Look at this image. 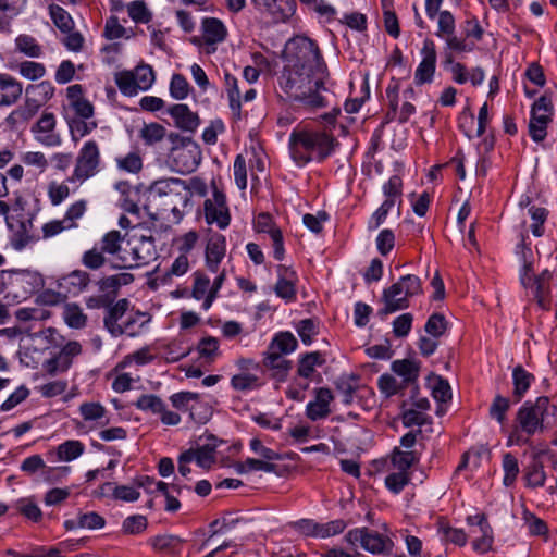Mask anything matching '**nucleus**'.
Returning <instances> with one entry per match:
<instances>
[{
    "label": "nucleus",
    "instance_id": "0eeeda50",
    "mask_svg": "<svg viewBox=\"0 0 557 557\" xmlns=\"http://www.w3.org/2000/svg\"><path fill=\"white\" fill-rule=\"evenodd\" d=\"M100 151L96 141L88 140L81 148L70 182H85L99 171Z\"/></svg>",
    "mask_w": 557,
    "mask_h": 557
},
{
    "label": "nucleus",
    "instance_id": "5fc2aeb1",
    "mask_svg": "<svg viewBox=\"0 0 557 557\" xmlns=\"http://www.w3.org/2000/svg\"><path fill=\"white\" fill-rule=\"evenodd\" d=\"M510 408V400L502 395H496L491 407L490 416L498 423L503 424L506 419V413Z\"/></svg>",
    "mask_w": 557,
    "mask_h": 557
},
{
    "label": "nucleus",
    "instance_id": "b1692460",
    "mask_svg": "<svg viewBox=\"0 0 557 557\" xmlns=\"http://www.w3.org/2000/svg\"><path fill=\"white\" fill-rule=\"evenodd\" d=\"M221 283L222 281H214L213 284L211 281H195L191 295L197 300H203L201 305L203 310L207 311L211 307Z\"/></svg>",
    "mask_w": 557,
    "mask_h": 557
},
{
    "label": "nucleus",
    "instance_id": "e433bc0d",
    "mask_svg": "<svg viewBox=\"0 0 557 557\" xmlns=\"http://www.w3.org/2000/svg\"><path fill=\"white\" fill-rule=\"evenodd\" d=\"M212 416V408L206 401L200 398V395H196V400H194L190 411L189 418L197 424H205L209 421Z\"/></svg>",
    "mask_w": 557,
    "mask_h": 557
},
{
    "label": "nucleus",
    "instance_id": "39448f33",
    "mask_svg": "<svg viewBox=\"0 0 557 557\" xmlns=\"http://www.w3.org/2000/svg\"><path fill=\"white\" fill-rule=\"evenodd\" d=\"M121 281H81V290H91L92 294L85 297V304L90 309L109 307L116 298Z\"/></svg>",
    "mask_w": 557,
    "mask_h": 557
},
{
    "label": "nucleus",
    "instance_id": "bf43d9fd",
    "mask_svg": "<svg viewBox=\"0 0 557 557\" xmlns=\"http://www.w3.org/2000/svg\"><path fill=\"white\" fill-rule=\"evenodd\" d=\"M25 94H30L35 98L46 103L50 100L54 94V87L48 81H44L39 84L28 85L25 89Z\"/></svg>",
    "mask_w": 557,
    "mask_h": 557
},
{
    "label": "nucleus",
    "instance_id": "9d476101",
    "mask_svg": "<svg viewBox=\"0 0 557 557\" xmlns=\"http://www.w3.org/2000/svg\"><path fill=\"white\" fill-rule=\"evenodd\" d=\"M57 119L51 112H45L33 125L34 138L46 147H57L62 143L60 134L55 131Z\"/></svg>",
    "mask_w": 557,
    "mask_h": 557
},
{
    "label": "nucleus",
    "instance_id": "9b49d317",
    "mask_svg": "<svg viewBox=\"0 0 557 557\" xmlns=\"http://www.w3.org/2000/svg\"><path fill=\"white\" fill-rule=\"evenodd\" d=\"M421 54L423 58L414 72L417 85H423L433 81L436 66V50L433 40L425 39L423 41Z\"/></svg>",
    "mask_w": 557,
    "mask_h": 557
},
{
    "label": "nucleus",
    "instance_id": "0e129e2a",
    "mask_svg": "<svg viewBox=\"0 0 557 557\" xmlns=\"http://www.w3.org/2000/svg\"><path fill=\"white\" fill-rule=\"evenodd\" d=\"M197 393L193 392H178L170 396L172 406L183 412L190 411L194 400H196Z\"/></svg>",
    "mask_w": 557,
    "mask_h": 557
},
{
    "label": "nucleus",
    "instance_id": "37998d69",
    "mask_svg": "<svg viewBox=\"0 0 557 557\" xmlns=\"http://www.w3.org/2000/svg\"><path fill=\"white\" fill-rule=\"evenodd\" d=\"M65 323L72 329H83L86 325L87 317L82 309L74 304L66 305L63 312Z\"/></svg>",
    "mask_w": 557,
    "mask_h": 557
},
{
    "label": "nucleus",
    "instance_id": "423d86ee",
    "mask_svg": "<svg viewBox=\"0 0 557 557\" xmlns=\"http://www.w3.org/2000/svg\"><path fill=\"white\" fill-rule=\"evenodd\" d=\"M124 253L119 257L120 262L113 263L112 267L119 269H132L148 264L156 258V245L152 236H141L131 247L129 251L123 249Z\"/></svg>",
    "mask_w": 557,
    "mask_h": 557
},
{
    "label": "nucleus",
    "instance_id": "338daca9",
    "mask_svg": "<svg viewBox=\"0 0 557 557\" xmlns=\"http://www.w3.org/2000/svg\"><path fill=\"white\" fill-rule=\"evenodd\" d=\"M129 17L136 23H148L150 13L144 1H132L127 7Z\"/></svg>",
    "mask_w": 557,
    "mask_h": 557
},
{
    "label": "nucleus",
    "instance_id": "c03bdc74",
    "mask_svg": "<svg viewBox=\"0 0 557 557\" xmlns=\"http://www.w3.org/2000/svg\"><path fill=\"white\" fill-rule=\"evenodd\" d=\"M416 462H418V458L414 451H403L395 448L392 454V463L398 471L407 472Z\"/></svg>",
    "mask_w": 557,
    "mask_h": 557
},
{
    "label": "nucleus",
    "instance_id": "864d4df0",
    "mask_svg": "<svg viewBox=\"0 0 557 557\" xmlns=\"http://www.w3.org/2000/svg\"><path fill=\"white\" fill-rule=\"evenodd\" d=\"M296 330L305 345H310L313 337L319 333L318 323L313 319L300 320Z\"/></svg>",
    "mask_w": 557,
    "mask_h": 557
},
{
    "label": "nucleus",
    "instance_id": "79ce46f5",
    "mask_svg": "<svg viewBox=\"0 0 557 557\" xmlns=\"http://www.w3.org/2000/svg\"><path fill=\"white\" fill-rule=\"evenodd\" d=\"M115 83L120 91L125 96H135L139 91L133 71L117 72L115 74Z\"/></svg>",
    "mask_w": 557,
    "mask_h": 557
},
{
    "label": "nucleus",
    "instance_id": "69168bd1",
    "mask_svg": "<svg viewBox=\"0 0 557 557\" xmlns=\"http://www.w3.org/2000/svg\"><path fill=\"white\" fill-rule=\"evenodd\" d=\"M432 422V418L417 409H408L403 412V424L406 428L411 426H422L424 424H430Z\"/></svg>",
    "mask_w": 557,
    "mask_h": 557
},
{
    "label": "nucleus",
    "instance_id": "603ef678",
    "mask_svg": "<svg viewBox=\"0 0 557 557\" xmlns=\"http://www.w3.org/2000/svg\"><path fill=\"white\" fill-rule=\"evenodd\" d=\"M121 233L119 231H111L102 237L100 250L102 252L115 256L119 252L123 251L121 248Z\"/></svg>",
    "mask_w": 557,
    "mask_h": 557
},
{
    "label": "nucleus",
    "instance_id": "6e6552de",
    "mask_svg": "<svg viewBox=\"0 0 557 557\" xmlns=\"http://www.w3.org/2000/svg\"><path fill=\"white\" fill-rule=\"evenodd\" d=\"M553 102L549 97L541 96L532 106L531 119L529 123V134L531 138L540 143L546 137V128L553 116Z\"/></svg>",
    "mask_w": 557,
    "mask_h": 557
},
{
    "label": "nucleus",
    "instance_id": "c85d7f7f",
    "mask_svg": "<svg viewBox=\"0 0 557 557\" xmlns=\"http://www.w3.org/2000/svg\"><path fill=\"white\" fill-rule=\"evenodd\" d=\"M202 32L205 41L208 45H215L222 42L227 34L224 24L215 17L203 18Z\"/></svg>",
    "mask_w": 557,
    "mask_h": 557
},
{
    "label": "nucleus",
    "instance_id": "bb28decb",
    "mask_svg": "<svg viewBox=\"0 0 557 557\" xmlns=\"http://www.w3.org/2000/svg\"><path fill=\"white\" fill-rule=\"evenodd\" d=\"M253 226L258 233H267L271 236L274 257L278 258V230L275 228L274 218L268 212H261L256 216Z\"/></svg>",
    "mask_w": 557,
    "mask_h": 557
},
{
    "label": "nucleus",
    "instance_id": "2eb2a0df",
    "mask_svg": "<svg viewBox=\"0 0 557 557\" xmlns=\"http://www.w3.org/2000/svg\"><path fill=\"white\" fill-rule=\"evenodd\" d=\"M334 399L332 391L327 387L314 389V399L309 401L306 407V416L311 421L325 419L330 416V405Z\"/></svg>",
    "mask_w": 557,
    "mask_h": 557
},
{
    "label": "nucleus",
    "instance_id": "412c9836",
    "mask_svg": "<svg viewBox=\"0 0 557 557\" xmlns=\"http://www.w3.org/2000/svg\"><path fill=\"white\" fill-rule=\"evenodd\" d=\"M421 362L413 359H401L392 362V370L398 376L403 377L404 386L414 385L417 388V380L420 374Z\"/></svg>",
    "mask_w": 557,
    "mask_h": 557
},
{
    "label": "nucleus",
    "instance_id": "5701e85b",
    "mask_svg": "<svg viewBox=\"0 0 557 557\" xmlns=\"http://www.w3.org/2000/svg\"><path fill=\"white\" fill-rule=\"evenodd\" d=\"M78 412L83 420L95 425H106L109 423L107 409L98 401H85L78 407Z\"/></svg>",
    "mask_w": 557,
    "mask_h": 557
},
{
    "label": "nucleus",
    "instance_id": "a211bd4d",
    "mask_svg": "<svg viewBox=\"0 0 557 557\" xmlns=\"http://www.w3.org/2000/svg\"><path fill=\"white\" fill-rule=\"evenodd\" d=\"M225 237L221 234H213L209 237L206 247V264L212 274L218 273L219 265L225 257Z\"/></svg>",
    "mask_w": 557,
    "mask_h": 557
},
{
    "label": "nucleus",
    "instance_id": "cd10ccee",
    "mask_svg": "<svg viewBox=\"0 0 557 557\" xmlns=\"http://www.w3.org/2000/svg\"><path fill=\"white\" fill-rule=\"evenodd\" d=\"M534 375L528 372L522 366H516L512 370L513 392L512 396L516 401H520L530 388Z\"/></svg>",
    "mask_w": 557,
    "mask_h": 557
},
{
    "label": "nucleus",
    "instance_id": "8fccbe9b",
    "mask_svg": "<svg viewBox=\"0 0 557 557\" xmlns=\"http://www.w3.org/2000/svg\"><path fill=\"white\" fill-rule=\"evenodd\" d=\"M149 322L145 313L137 312L129 317L123 324H121L122 334H127L134 337L139 334L141 327Z\"/></svg>",
    "mask_w": 557,
    "mask_h": 557
},
{
    "label": "nucleus",
    "instance_id": "20e7f679",
    "mask_svg": "<svg viewBox=\"0 0 557 557\" xmlns=\"http://www.w3.org/2000/svg\"><path fill=\"white\" fill-rule=\"evenodd\" d=\"M345 541L352 547L360 546L372 555L387 556L394 548V542L389 536L366 527L349 530L345 535Z\"/></svg>",
    "mask_w": 557,
    "mask_h": 557
},
{
    "label": "nucleus",
    "instance_id": "a18cd8bd",
    "mask_svg": "<svg viewBox=\"0 0 557 557\" xmlns=\"http://www.w3.org/2000/svg\"><path fill=\"white\" fill-rule=\"evenodd\" d=\"M15 44L16 49L27 57L38 58L42 53L41 47L38 45L37 40L29 35H20L15 39Z\"/></svg>",
    "mask_w": 557,
    "mask_h": 557
},
{
    "label": "nucleus",
    "instance_id": "a19ab883",
    "mask_svg": "<svg viewBox=\"0 0 557 557\" xmlns=\"http://www.w3.org/2000/svg\"><path fill=\"white\" fill-rule=\"evenodd\" d=\"M50 16L54 25L63 33H70L73 29L74 22L71 15L60 5L52 4L49 8Z\"/></svg>",
    "mask_w": 557,
    "mask_h": 557
},
{
    "label": "nucleus",
    "instance_id": "393cba45",
    "mask_svg": "<svg viewBox=\"0 0 557 557\" xmlns=\"http://www.w3.org/2000/svg\"><path fill=\"white\" fill-rule=\"evenodd\" d=\"M128 300L120 299L114 306L108 309L107 315L104 317V326L113 335H122L121 323L119 320L126 313L128 309Z\"/></svg>",
    "mask_w": 557,
    "mask_h": 557
},
{
    "label": "nucleus",
    "instance_id": "6e6d98bb",
    "mask_svg": "<svg viewBox=\"0 0 557 557\" xmlns=\"http://www.w3.org/2000/svg\"><path fill=\"white\" fill-rule=\"evenodd\" d=\"M190 86L182 74H174L170 83V94L176 100L187 98Z\"/></svg>",
    "mask_w": 557,
    "mask_h": 557
},
{
    "label": "nucleus",
    "instance_id": "f8f14e48",
    "mask_svg": "<svg viewBox=\"0 0 557 557\" xmlns=\"http://www.w3.org/2000/svg\"><path fill=\"white\" fill-rule=\"evenodd\" d=\"M180 189H186L184 182L180 178H168L154 182L149 189L147 208L157 207L160 200L165 197H177L178 193H181Z\"/></svg>",
    "mask_w": 557,
    "mask_h": 557
},
{
    "label": "nucleus",
    "instance_id": "aec40b11",
    "mask_svg": "<svg viewBox=\"0 0 557 557\" xmlns=\"http://www.w3.org/2000/svg\"><path fill=\"white\" fill-rule=\"evenodd\" d=\"M23 94L22 84L13 76L0 73V107L15 104Z\"/></svg>",
    "mask_w": 557,
    "mask_h": 557
},
{
    "label": "nucleus",
    "instance_id": "dca6fc26",
    "mask_svg": "<svg viewBox=\"0 0 557 557\" xmlns=\"http://www.w3.org/2000/svg\"><path fill=\"white\" fill-rule=\"evenodd\" d=\"M383 300L385 306L379 311L381 315L406 309L409 306L408 292L400 282L393 284L389 288L384 290Z\"/></svg>",
    "mask_w": 557,
    "mask_h": 557
},
{
    "label": "nucleus",
    "instance_id": "3c124183",
    "mask_svg": "<svg viewBox=\"0 0 557 557\" xmlns=\"http://www.w3.org/2000/svg\"><path fill=\"white\" fill-rule=\"evenodd\" d=\"M165 136V128L159 123L146 124L140 131V137L147 145L161 141Z\"/></svg>",
    "mask_w": 557,
    "mask_h": 557
},
{
    "label": "nucleus",
    "instance_id": "1a4fd4ad",
    "mask_svg": "<svg viewBox=\"0 0 557 557\" xmlns=\"http://www.w3.org/2000/svg\"><path fill=\"white\" fill-rule=\"evenodd\" d=\"M203 210L208 224L216 223L220 228H225L230 224L231 216L225 196L216 188H214L212 197L206 199Z\"/></svg>",
    "mask_w": 557,
    "mask_h": 557
},
{
    "label": "nucleus",
    "instance_id": "473e14b6",
    "mask_svg": "<svg viewBox=\"0 0 557 557\" xmlns=\"http://www.w3.org/2000/svg\"><path fill=\"white\" fill-rule=\"evenodd\" d=\"M335 387L343 396V404L350 405L358 389V376L342 375L335 381Z\"/></svg>",
    "mask_w": 557,
    "mask_h": 557
},
{
    "label": "nucleus",
    "instance_id": "ea45409f",
    "mask_svg": "<svg viewBox=\"0 0 557 557\" xmlns=\"http://www.w3.org/2000/svg\"><path fill=\"white\" fill-rule=\"evenodd\" d=\"M528 214L531 216L532 223L530 225L531 232L534 236L540 237L544 234V223L547 220L548 211L543 207L531 206L528 209Z\"/></svg>",
    "mask_w": 557,
    "mask_h": 557
},
{
    "label": "nucleus",
    "instance_id": "774afa93",
    "mask_svg": "<svg viewBox=\"0 0 557 557\" xmlns=\"http://www.w3.org/2000/svg\"><path fill=\"white\" fill-rule=\"evenodd\" d=\"M425 332L433 336L440 337L444 334L446 330V320L445 317L441 313H433L426 321L424 325Z\"/></svg>",
    "mask_w": 557,
    "mask_h": 557
},
{
    "label": "nucleus",
    "instance_id": "a878e982",
    "mask_svg": "<svg viewBox=\"0 0 557 557\" xmlns=\"http://www.w3.org/2000/svg\"><path fill=\"white\" fill-rule=\"evenodd\" d=\"M336 145L335 138L326 133H312V160L319 161L327 158Z\"/></svg>",
    "mask_w": 557,
    "mask_h": 557
},
{
    "label": "nucleus",
    "instance_id": "7ed1b4c3",
    "mask_svg": "<svg viewBox=\"0 0 557 557\" xmlns=\"http://www.w3.org/2000/svg\"><path fill=\"white\" fill-rule=\"evenodd\" d=\"M284 67L306 70L320 59L317 44L306 36H294L288 39L281 51Z\"/></svg>",
    "mask_w": 557,
    "mask_h": 557
},
{
    "label": "nucleus",
    "instance_id": "4c0bfd02",
    "mask_svg": "<svg viewBox=\"0 0 557 557\" xmlns=\"http://www.w3.org/2000/svg\"><path fill=\"white\" fill-rule=\"evenodd\" d=\"M261 385L260 380L252 373L235 374L231 379V386L238 392H249Z\"/></svg>",
    "mask_w": 557,
    "mask_h": 557
},
{
    "label": "nucleus",
    "instance_id": "7c9ffc66",
    "mask_svg": "<svg viewBox=\"0 0 557 557\" xmlns=\"http://www.w3.org/2000/svg\"><path fill=\"white\" fill-rule=\"evenodd\" d=\"M185 460L196 461L199 467L209 469L215 462V447L207 444L194 450H187Z\"/></svg>",
    "mask_w": 557,
    "mask_h": 557
},
{
    "label": "nucleus",
    "instance_id": "680f3d73",
    "mask_svg": "<svg viewBox=\"0 0 557 557\" xmlns=\"http://www.w3.org/2000/svg\"><path fill=\"white\" fill-rule=\"evenodd\" d=\"M18 73L27 79H39L46 74L44 64L34 61H24L18 64Z\"/></svg>",
    "mask_w": 557,
    "mask_h": 557
},
{
    "label": "nucleus",
    "instance_id": "c9c22d12",
    "mask_svg": "<svg viewBox=\"0 0 557 557\" xmlns=\"http://www.w3.org/2000/svg\"><path fill=\"white\" fill-rule=\"evenodd\" d=\"M165 403L154 394H143L134 403V406L141 411L159 414Z\"/></svg>",
    "mask_w": 557,
    "mask_h": 557
},
{
    "label": "nucleus",
    "instance_id": "13d9d810",
    "mask_svg": "<svg viewBox=\"0 0 557 557\" xmlns=\"http://www.w3.org/2000/svg\"><path fill=\"white\" fill-rule=\"evenodd\" d=\"M523 521L531 535L541 536L548 532L546 522L530 511H524Z\"/></svg>",
    "mask_w": 557,
    "mask_h": 557
},
{
    "label": "nucleus",
    "instance_id": "f704fd0d",
    "mask_svg": "<svg viewBox=\"0 0 557 557\" xmlns=\"http://www.w3.org/2000/svg\"><path fill=\"white\" fill-rule=\"evenodd\" d=\"M260 366V369L271 370L273 371V376L276 375L278 369V333L273 335L267 351L263 352V359Z\"/></svg>",
    "mask_w": 557,
    "mask_h": 557
},
{
    "label": "nucleus",
    "instance_id": "e2e57ef3",
    "mask_svg": "<svg viewBox=\"0 0 557 557\" xmlns=\"http://www.w3.org/2000/svg\"><path fill=\"white\" fill-rule=\"evenodd\" d=\"M409 481L410 475L408 472L397 471L389 473L385 478V485L391 492H393L394 494H398L404 490V487L409 483Z\"/></svg>",
    "mask_w": 557,
    "mask_h": 557
},
{
    "label": "nucleus",
    "instance_id": "4468645a",
    "mask_svg": "<svg viewBox=\"0 0 557 557\" xmlns=\"http://www.w3.org/2000/svg\"><path fill=\"white\" fill-rule=\"evenodd\" d=\"M172 156L176 170L181 173L194 172L201 159L199 147L195 143L184 147L174 146Z\"/></svg>",
    "mask_w": 557,
    "mask_h": 557
},
{
    "label": "nucleus",
    "instance_id": "ddd939ff",
    "mask_svg": "<svg viewBox=\"0 0 557 557\" xmlns=\"http://www.w3.org/2000/svg\"><path fill=\"white\" fill-rule=\"evenodd\" d=\"M289 153L297 163H307L312 160V133L294 131L289 138Z\"/></svg>",
    "mask_w": 557,
    "mask_h": 557
},
{
    "label": "nucleus",
    "instance_id": "6ab92c4d",
    "mask_svg": "<svg viewBox=\"0 0 557 557\" xmlns=\"http://www.w3.org/2000/svg\"><path fill=\"white\" fill-rule=\"evenodd\" d=\"M385 200L380 206L387 212L397 207V214L400 215V206L403 203V180L398 175H393L382 187Z\"/></svg>",
    "mask_w": 557,
    "mask_h": 557
},
{
    "label": "nucleus",
    "instance_id": "09e8293b",
    "mask_svg": "<svg viewBox=\"0 0 557 557\" xmlns=\"http://www.w3.org/2000/svg\"><path fill=\"white\" fill-rule=\"evenodd\" d=\"M504 484L511 486L518 474L519 465L517 458L511 453H506L503 457Z\"/></svg>",
    "mask_w": 557,
    "mask_h": 557
},
{
    "label": "nucleus",
    "instance_id": "72a5a7b5",
    "mask_svg": "<svg viewBox=\"0 0 557 557\" xmlns=\"http://www.w3.org/2000/svg\"><path fill=\"white\" fill-rule=\"evenodd\" d=\"M517 256L520 276L522 278H530L531 276L534 277L535 272L533 267L535 257L532 249L521 245L517 251Z\"/></svg>",
    "mask_w": 557,
    "mask_h": 557
},
{
    "label": "nucleus",
    "instance_id": "f257e3e1",
    "mask_svg": "<svg viewBox=\"0 0 557 557\" xmlns=\"http://www.w3.org/2000/svg\"><path fill=\"white\" fill-rule=\"evenodd\" d=\"M334 92L322 79H312L306 70L284 67L281 73V102L286 106V115L281 124H290L302 113H312L329 108Z\"/></svg>",
    "mask_w": 557,
    "mask_h": 557
},
{
    "label": "nucleus",
    "instance_id": "2f4dec72",
    "mask_svg": "<svg viewBox=\"0 0 557 557\" xmlns=\"http://www.w3.org/2000/svg\"><path fill=\"white\" fill-rule=\"evenodd\" d=\"M224 81L226 86V92L230 101V108L233 114L240 119V108H242V96L238 88V81L235 76L230 73L224 74Z\"/></svg>",
    "mask_w": 557,
    "mask_h": 557
},
{
    "label": "nucleus",
    "instance_id": "de8ad7c7",
    "mask_svg": "<svg viewBox=\"0 0 557 557\" xmlns=\"http://www.w3.org/2000/svg\"><path fill=\"white\" fill-rule=\"evenodd\" d=\"M322 362L323 359L320 352H308L299 360L297 372L301 377L308 379L313 373L314 368Z\"/></svg>",
    "mask_w": 557,
    "mask_h": 557
},
{
    "label": "nucleus",
    "instance_id": "49530a36",
    "mask_svg": "<svg viewBox=\"0 0 557 557\" xmlns=\"http://www.w3.org/2000/svg\"><path fill=\"white\" fill-rule=\"evenodd\" d=\"M133 73L135 76L136 86L139 88V90L143 91L148 90L156 79L154 72L148 64L136 66Z\"/></svg>",
    "mask_w": 557,
    "mask_h": 557
},
{
    "label": "nucleus",
    "instance_id": "052dcab7",
    "mask_svg": "<svg viewBox=\"0 0 557 557\" xmlns=\"http://www.w3.org/2000/svg\"><path fill=\"white\" fill-rule=\"evenodd\" d=\"M377 386L380 392L385 397H392L400 392L405 386L397 382V380L391 374H382L377 380Z\"/></svg>",
    "mask_w": 557,
    "mask_h": 557
},
{
    "label": "nucleus",
    "instance_id": "c756f323",
    "mask_svg": "<svg viewBox=\"0 0 557 557\" xmlns=\"http://www.w3.org/2000/svg\"><path fill=\"white\" fill-rule=\"evenodd\" d=\"M522 285L542 309L546 310L549 308V286L547 281H522Z\"/></svg>",
    "mask_w": 557,
    "mask_h": 557
},
{
    "label": "nucleus",
    "instance_id": "58836bf2",
    "mask_svg": "<svg viewBox=\"0 0 557 557\" xmlns=\"http://www.w3.org/2000/svg\"><path fill=\"white\" fill-rule=\"evenodd\" d=\"M66 298V292L54 288H45L36 294L35 301L42 306H57L65 301Z\"/></svg>",
    "mask_w": 557,
    "mask_h": 557
},
{
    "label": "nucleus",
    "instance_id": "4d7b16f0",
    "mask_svg": "<svg viewBox=\"0 0 557 557\" xmlns=\"http://www.w3.org/2000/svg\"><path fill=\"white\" fill-rule=\"evenodd\" d=\"M197 350L201 358L212 361L219 355V339L212 336L203 337L198 343Z\"/></svg>",
    "mask_w": 557,
    "mask_h": 557
},
{
    "label": "nucleus",
    "instance_id": "f03ea898",
    "mask_svg": "<svg viewBox=\"0 0 557 557\" xmlns=\"http://www.w3.org/2000/svg\"><path fill=\"white\" fill-rule=\"evenodd\" d=\"M557 413V407L552 405L546 396L536 400L525 401L517 411L515 426L508 437V445L529 444L530 437L550 426Z\"/></svg>",
    "mask_w": 557,
    "mask_h": 557
},
{
    "label": "nucleus",
    "instance_id": "4be33fe9",
    "mask_svg": "<svg viewBox=\"0 0 557 557\" xmlns=\"http://www.w3.org/2000/svg\"><path fill=\"white\" fill-rule=\"evenodd\" d=\"M85 451V446L81 441L67 440L60 444L54 450L48 453L52 461H66L77 459Z\"/></svg>",
    "mask_w": 557,
    "mask_h": 557
},
{
    "label": "nucleus",
    "instance_id": "f3484780",
    "mask_svg": "<svg viewBox=\"0 0 557 557\" xmlns=\"http://www.w3.org/2000/svg\"><path fill=\"white\" fill-rule=\"evenodd\" d=\"M168 112L173 117L175 126L184 132L194 133L200 124L198 114L193 112L187 104H173Z\"/></svg>",
    "mask_w": 557,
    "mask_h": 557
}]
</instances>
